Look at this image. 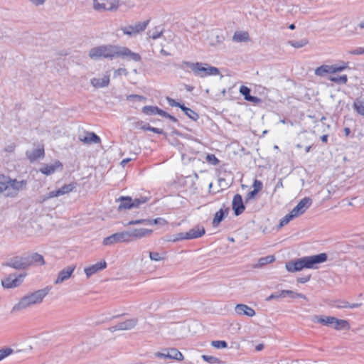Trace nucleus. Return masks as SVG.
<instances>
[{
  "label": "nucleus",
  "instance_id": "obj_28",
  "mask_svg": "<svg viewBox=\"0 0 364 364\" xmlns=\"http://www.w3.org/2000/svg\"><path fill=\"white\" fill-rule=\"evenodd\" d=\"M164 351L167 352V353L168 354V359H173L178 361H181L184 358L183 354L176 348H166L164 349Z\"/></svg>",
  "mask_w": 364,
  "mask_h": 364
},
{
  "label": "nucleus",
  "instance_id": "obj_9",
  "mask_svg": "<svg viewBox=\"0 0 364 364\" xmlns=\"http://www.w3.org/2000/svg\"><path fill=\"white\" fill-rule=\"evenodd\" d=\"M75 269V265H70L60 270L54 281L55 284H60L69 279Z\"/></svg>",
  "mask_w": 364,
  "mask_h": 364
},
{
  "label": "nucleus",
  "instance_id": "obj_26",
  "mask_svg": "<svg viewBox=\"0 0 364 364\" xmlns=\"http://www.w3.org/2000/svg\"><path fill=\"white\" fill-rule=\"evenodd\" d=\"M93 9L99 12L110 10L108 7V0H93Z\"/></svg>",
  "mask_w": 364,
  "mask_h": 364
},
{
  "label": "nucleus",
  "instance_id": "obj_6",
  "mask_svg": "<svg viewBox=\"0 0 364 364\" xmlns=\"http://www.w3.org/2000/svg\"><path fill=\"white\" fill-rule=\"evenodd\" d=\"M114 58H122L135 62H139L141 58L139 53L132 52L129 48L116 46Z\"/></svg>",
  "mask_w": 364,
  "mask_h": 364
},
{
  "label": "nucleus",
  "instance_id": "obj_60",
  "mask_svg": "<svg viewBox=\"0 0 364 364\" xmlns=\"http://www.w3.org/2000/svg\"><path fill=\"white\" fill-rule=\"evenodd\" d=\"M119 6V4L115 1H109L108 0V7H112L109 11L117 10Z\"/></svg>",
  "mask_w": 364,
  "mask_h": 364
},
{
  "label": "nucleus",
  "instance_id": "obj_37",
  "mask_svg": "<svg viewBox=\"0 0 364 364\" xmlns=\"http://www.w3.org/2000/svg\"><path fill=\"white\" fill-rule=\"evenodd\" d=\"M225 218V212L223 209H220L218 210L215 214V217L213 220V225L214 227H217L220 223Z\"/></svg>",
  "mask_w": 364,
  "mask_h": 364
},
{
  "label": "nucleus",
  "instance_id": "obj_51",
  "mask_svg": "<svg viewBox=\"0 0 364 364\" xmlns=\"http://www.w3.org/2000/svg\"><path fill=\"white\" fill-rule=\"evenodd\" d=\"M348 302L346 301H342L338 300L335 301V304H333V306L338 308V309H343V308H348Z\"/></svg>",
  "mask_w": 364,
  "mask_h": 364
},
{
  "label": "nucleus",
  "instance_id": "obj_32",
  "mask_svg": "<svg viewBox=\"0 0 364 364\" xmlns=\"http://www.w3.org/2000/svg\"><path fill=\"white\" fill-rule=\"evenodd\" d=\"M353 107L358 114L364 117V100L356 99Z\"/></svg>",
  "mask_w": 364,
  "mask_h": 364
},
{
  "label": "nucleus",
  "instance_id": "obj_20",
  "mask_svg": "<svg viewBox=\"0 0 364 364\" xmlns=\"http://www.w3.org/2000/svg\"><path fill=\"white\" fill-rule=\"evenodd\" d=\"M63 165L59 161H56L54 164L48 165L46 164L40 168V171L47 176L53 174L58 168H62Z\"/></svg>",
  "mask_w": 364,
  "mask_h": 364
},
{
  "label": "nucleus",
  "instance_id": "obj_30",
  "mask_svg": "<svg viewBox=\"0 0 364 364\" xmlns=\"http://www.w3.org/2000/svg\"><path fill=\"white\" fill-rule=\"evenodd\" d=\"M275 260L274 255H268L267 257H261L259 259L257 264H253L254 268H261L263 266L270 264Z\"/></svg>",
  "mask_w": 364,
  "mask_h": 364
},
{
  "label": "nucleus",
  "instance_id": "obj_1",
  "mask_svg": "<svg viewBox=\"0 0 364 364\" xmlns=\"http://www.w3.org/2000/svg\"><path fill=\"white\" fill-rule=\"evenodd\" d=\"M27 181H18L4 174L0 175V194L6 198H16L27 187Z\"/></svg>",
  "mask_w": 364,
  "mask_h": 364
},
{
  "label": "nucleus",
  "instance_id": "obj_48",
  "mask_svg": "<svg viewBox=\"0 0 364 364\" xmlns=\"http://www.w3.org/2000/svg\"><path fill=\"white\" fill-rule=\"evenodd\" d=\"M147 201L146 197H141L132 200V208H138L141 204L145 203Z\"/></svg>",
  "mask_w": 364,
  "mask_h": 364
},
{
  "label": "nucleus",
  "instance_id": "obj_38",
  "mask_svg": "<svg viewBox=\"0 0 364 364\" xmlns=\"http://www.w3.org/2000/svg\"><path fill=\"white\" fill-rule=\"evenodd\" d=\"M328 80L333 82L337 83V84H346L348 82V77L346 75H343L341 76H330Z\"/></svg>",
  "mask_w": 364,
  "mask_h": 364
},
{
  "label": "nucleus",
  "instance_id": "obj_16",
  "mask_svg": "<svg viewBox=\"0 0 364 364\" xmlns=\"http://www.w3.org/2000/svg\"><path fill=\"white\" fill-rule=\"evenodd\" d=\"M232 210H234L235 215H240L243 213L245 207L243 204L242 196L240 194H236L232 200Z\"/></svg>",
  "mask_w": 364,
  "mask_h": 364
},
{
  "label": "nucleus",
  "instance_id": "obj_7",
  "mask_svg": "<svg viewBox=\"0 0 364 364\" xmlns=\"http://www.w3.org/2000/svg\"><path fill=\"white\" fill-rule=\"evenodd\" d=\"M129 236L128 231L117 232L104 238L102 244L107 246L119 242H129Z\"/></svg>",
  "mask_w": 364,
  "mask_h": 364
},
{
  "label": "nucleus",
  "instance_id": "obj_3",
  "mask_svg": "<svg viewBox=\"0 0 364 364\" xmlns=\"http://www.w3.org/2000/svg\"><path fill=\"white\" fill-rule=\"evenodd\" d=\"M50 288L47 287L44 289L37 290L31 294L23 296L19 301L12 308V312L20 311L31 306L42 303L43 299L48 295Z\"/></svg>",
  "mask_w": 364,
  "mask_h": 364
},
{
  "label": "nucleus",
  "instance_id": "obj_31",
  "mask_svg": "<svg viewBox=\"0 0 364 364\" xmlns=\"http://www.w3.org/2000/svg\"><path fill=\"white\" fill-rule=\"evenodd\" d=\"M249 39V34L247 32L237 31L232 36V41L235 42H245Z\"/></svg>",
  "mask_w": 364,
  "mask_h": 364
},
{
  "label": "nucleus",
  "instance_id": "obj_61",
  "mask_svg": "<svg viewBox=\"0 0 364 364\" xmlns=\"http://www.w3.org/2000/svg\"><path fill=\"white\" fill-rule=\"evenodd\" d=\"M155 357L158 358H168V354L167 352L164 351L163 353L161 352H156L154 353Z\"/></svg>",
  "mask_w": 364,
  "mask_h": 364
},
{
  "label": "nucleus",
  "instance_id": "obj_13",
  "mask_svg": "<svg viewBox=\"0 0 364 364\" xmlns=\"http://www.w3.org/2000/svg\"><path fill=\"white\" fill-rule=\"evenodd\" d=\"M235 312L240 316L253 317L255 315V311L252 307L243 304H237L235 307Z\"/></svg>",
  "mask_w": 364,
  "mask_h": 364
},
{
  "label": "nucleus",
  "instance_id": "obj_11",
  "mask_svg": "<svg viewBox=\"0 0 364 364\" xmlns=\"http://www.w3.org/2000/svg\"><path fill=\"white\" fill-rule=\"evenodd\" d=\"M23 277L24 275L23 274H19L18 276L11 274L1 281V284L4 288H15L22 283Z\"/></svg>",
  "mask_w": 364,
  "mask_h": 364
},
{
  "label": "nucleus",
  "instance_id": "obj_46",
  "mask_svg": "<svg viewBox=\"0 0 364 364\" xmlns=\"http://www.w3.org/2000/svg\"><path fill=\"white\" fill-rule=\"evenodd\" d=\"M14 353V350L11 348H4L0 349V361L4 359L6 357Z\"/></svg>",
  "mask_w": 364,
  "mask_h": 364
},
{
  "label": "nucleus",
  "instance_id": "obj_17",
  "mask_svg": "<svg viewBox=\"0 0 364 364\" xmlns=\"http://www.w3.org/2000/svg\"><path fill=\"white\" fill-rule=\"evenodd\" d=\"M109 74L107 72L103 77H93L90 80V84L95 88H102L107 87L109 84Z\"/></svg>",
  "mask_w": 364,
  "mask_h": 364
},
{
  "label": "nucleus",
  "instance_id": "obj_62",
  "mask_svg": "<svg viewBox=\"0 0 364 364\" xmlns=\"http://www.w3.org/2000/svg\"><path fill=\"white\" fill-rule=\"evenodd\" d=\"M148 223L147 220H131L128 223V225H137V224H142V223Z\"/></svg>",
  "mask_w": 364,
  "mask_h": 364
},
{
  "label": "nucleus",
  "instance_id": "obj_5",
  "mask_svg": "<svg viewBox=\"0 0 364 364\" xmlns=\"http://www.w3.org/2000/svg\"><path fill=\"white\" fill-rule=\"evenodd\" d=\"M116 46L102 45L94 47L89 50L88 56L95 60L101 58L112 59L114 58Z\"/></svg>",
  "mask_w": 364,
  "mask_h": 364
},
{
  "label": "nucleus",
  "instance_id": "obj_22",
  "mask_svg": "<svg viewBox=\"0 0 364 364\" xmlns=\"http://www.w3.org/2000/svg\"><path fill=\"white\" fill-rule=\"evenodd\" d=\"M137 318H132L119 323V327L122 331H129L133 329L138 323Z\"/></svg>",
  "mask_w": 364,
  "mask_h": 364
},
{
  "label": "nucleus",
  "instance_id": "obj_56",
  "mask_svg": "<svg viewBox=\"0 0 364 364\" xmlns=\"http://www.w3.org/2000/svg\"><path fill=\"white\" fill-rule=\"evenodd\" d=\"M166 223V221L161 218H156L153 220H148V224L152 225V224H156V225H165Z\"/></svg>",
  "mask_w": 364,
  "mask_h": 364
},
{
  "label": "nucleus",
  "instance_id": "obj_50",
  "mask_svg": "<svg viewBox=\"0 0 364 364\" xmlns=\"http://www.w3.org/2000/svg\"><path fill=\"white\" fill-rule=\"evenodd\" d=\"M348 54L355 55H364V47H358L348 51Z\"/></svg>",
  "mask_w": 364,
  "mask_h": 364
},
{
  "label": "nucleus",
  "instance_id": "obj_57",
  "mask_svg": "<svg viewBox=\"0 0 364 364\" xmlns=\"http://www.w3.org/2000/svg\"><path fill=\"white\" fill-rule=\"evenodd\" d=\"M262 183L259 180H255L253 183V188L255 191H257V192L260 191L262 188Z\"/></svg>",
  "mask_w": 364,
  "mask_h": 364
},
{
  "label": "nucleus",
  "instance_id": "obj_53",
  "mask_svg": "<svg viewBox=\"0 0 364 364\" xmlns=\"http://www.w3.org/2000/svg\"><path fill=\"white\" fill-rule=\"evenodd\" d=\"M127 100H129V101L133 100H136L138 101H144L146 100V97H144L141 95L132 94V95H127Z\"/></svg>",
  "mask_w": 364,
  "mask_h": 364
},
{
  "label": "nucleus",
  "instance_id": "obj_59",
  "mask_svg": "<svg viewBox=\"0 0 364 364\" xmlns=\"http://www.w3.org/2000/svg\"><path fill=\"white\" fill-rule=\"evenodd\" d=\"M166 100H167L168 105L171 107H178L181 108V107L182 106V105H181L179 102H176L173 99H172L171 97H168L166 98Z\"/></svg>",
  "mask_w": 364,
  "mask_h": 364
},
{
  "label": "nucleus",
  "instance_id": "obj_12",
  "mask_svg": "<svg viewBox=\"0 0 364 364\" xmlns=\"http://www.w3.org/2000/svg\"><path fill=\"white\" fill-rule=\"evenodd\" d=\"M24 257L27 268L33 265L42 266L45 264L43 256L37 252L25 255Z\"/></svg>",
  "mask_w": 364,
  "mask_h": 364
},
{
  "label": "nucleus",
  "instance_id": "obj_64",
  "mask_svg": "<svg viewBox=\"0 0 364 364\" xmlns=\"http://www.w3.org/2000/svg\"><path fill=\"white\" fill-rule=\"evenodd\" d=\"M258 193L257 191L252 190V191L249 192L247 195V200L252 199L255 197V196Z\"/></svg>",
  "mask_w": 364,
  "mask_h": 364
},
{
  "label": "nucleus",
  "instance_id": "obj_52",
  "mask_svg": "<svg viewBox=\"0 0 364 364\" xmlns=\"http://www.w3.org/2000/svg\"><path fill=\"white\" fill-rule=\"evenodd\" d=\"M128 75V71L125 68H119L114 70V77H117L120 75H125L127 76Z\"/></svg>",
  "mask_w": 364,
  "mask_h": 364
},
{
  "label": "nucleus",
  "instance_id": "obj_54",
  "mask_svg": "<svg viewBox=\"0 0 364 364\" xmlns=\"http://www.w3.org/2000/svg\"><path fill=\"white\" fill-rule=\"evenodd\" d=\"M141 128L144 130H149V131H151V132H153L154 133H157V134L163 133V130L161 129L151 127L149 124H146V125L143 126Z\"/></svg>",
  "mask_w": 364,
  "mask_h": 364
},
{
  "label": "nucleus",
  "instance_id": "obj_29",
  "mask_svg": "<svg viewBox=\"0 0 364 364\" xmlns=\"http://www.w3.org/2000/svg\"><path fill=\"white\" fill-rule=\"evenodd\" d=\"M118 200L121 202L118 207V210H121L122 209H131L132 208V199L130 197H124L122 196L118 198Z\"/></svg>",
  "mask_w": 364,
  "mask_h": 364
},
{
  "label": "nucleus",
  "instance_id": "obj_18",
  "mask_svg": "<svg viewBox=\"0 0 364 364\" xmlns=\"http://www.w3.org/2000/svg\"><path fill=\"white\" fill-rule=\"evenodd\" d=\"M129 233V242L133 241L134 240L141 238L145 237L146 235L152 232L151 230L145 229V228H139L134 229L132 231H128Z\"/></svg>",
  "mask_w": 364,
  "mask_h": 364
},
{
  "label": "nucleus",
  "instance_id": "obj_44",
  "mask_svg": "<svg viewBox=\"0 0 364 364\" xmlns=\"http://www.w3.org/2000/svg\"><path fill=\"white\" fill-rule=\"evenodd\" d=\"M294 218H296V217L291 211L289 213H288L284 218H282L279 227L282 228V227L286 225Z\"/></svg>",
  "mask_w": 364,
  "mask_h": 364
},
{
  "label": "nucleus",
  "instance_id": "obj_4",
  "mask_svg": "<svg viewBox=\"0 0 364 364\" xmlns=\"http://www.w3.org/2000/svg\"><path fill=\"white\" fill-rule=\"evenodd\" d=\"M183 65L190 68L195 75L200 77H205L209 75H218L220 74L218 68L210 66L207 63L183 61Z\"/></svg>",
  "mask_w": 364,
  "mask_h": 364
},
{
  "label": "nucleus",
  "instance_id": "obj_47",
  "mask_svg": "<svg viewBox=\"0 0 364 364\" xmlns=\"http://www.w3.org/2000/svg\"><path fill=\"white\" fill-rule=\"evenodd\" d=\"M206 161L212 164V165H218L220 163V161L217 159V157L214 154H208L205 157Z\"/></svg>",
  "mask_w": 364,
  "mask_h": 364
},
{
  "label": "nucleus",
  "instance_id": "obj_2",
  "mask_svg": "<svg viewBox=\"0 0 364 364\" xmlns=\"http://www.w3.org/2000/svg\"><path fill=\"white\" fill-rule=\"evenodd\" d=\"M327 260V255L321 253L316 255L301 257L296 261L286 263V269L289 272L301 271L304 268H315V264L324 262Z\"/></svg>",
  "mask_w": 364,
  "mask_h": 364
},
{
  "label": "nucleus",
  "instance_id": "obj_25",
  "mask_svg": "<svg viewBox=\"0 0 364 364\" xmlns=\"http://www.w3.org/2000/svg\"><path fill=\"white\" fill-rule=\"evenodd\" d=\"M80 140L86 144H98L100 142V138L94 132H87L86 136L80 137Z\"/></svg>",
  "mask_w": 364,
  "mask_h": 364
},
{
  "label": "nucleus",
  "instance_id": "obj_14",
  "mask_svg": "<svg viewBox=\"0 0 364 364\" xmlns=\"http://www.w3.org/2000/svg\"><path fill=\"white\" fill-rule=\"evenodd\" d=\"M6 265L16 269H26V259L24 256L22 257H14L10 259Z\"/></svg>",
  "mask_w": 364,
  "mask_h": 364
},
{
  "label": "nucleus",
  "instance_id": "obj_55",
  "mask_svg": "<svg viewBox=\"0 0 364 364\" xmlns=\"http://www.w3.org/2000/svg\"><path fill=\"white\" fill-rule=\"evenodd\" d=\"M280 298H284L283 294H282V291L281 292H276V293L272 294L270 296H269L266 299V301H269L272 299H278Z\"/></svg>",
  "mask_w": 364,
  "mask_h": 364
},
{
  "label": "nucleus",
  "instance_id": "obj_43",
  "mask_svg": "<svg viewBox=\"0 0 364 364\" xmlns=\"http://www.w3.org/2000/svg\"><path fill=\"white\" fill-rule=\"evenodd\" d=\"M149 258L152 261L159 262L165 259V254H160L157 252H149Z\"/></svg>",
  "mask_w": 364,
  "mask_h": 364
},
{
  "label": "nucleus",
  "instance_id": "obj_41",
  "mask_svg": "<svg viewBox=\"0 0 364 364\" xmlns=\"http://www.w3.org/2000/svg\"><path fill=\"white\" fill-rule=\"evenodd\" d=\"M348 62H341V65H331V73H336L343 71L348 68Z\"/></svg>",
  "mask_w": 364,
  "mask_h": 364
},
{
  "label": "nucleus",
  "instance_id": "obj_19",
  "mask_svg": "<svg viewBox=\"0 0 364 364\" xmlns=\"http://www.w3.org/2000/svg\"><path fill=\"white\" fill-rule=\"evenodd\" d=\"M240 92L244 96L245 100L251 102L255 104H259L262 102L261 99L250 95V89L245 85L240 87Z\"/></svg>",
  "mask_w": 364,
  "mask_h": 364
},
{
  "label": "nucleus",
  "instance_id": "obj_10",
  "mask_svg": "<svg viewBox=\"0 0 364 364\" xmlns=\"http://www.w3.org/2000/svg\"><path fill=\"white\" fill-rule=\"evenodd\" d=\"M311 203L312 200L310 198H304L291 210V212L296 217H299V215L304 214L306 212V210L311 206Z\"/></svg>",
  "mask_w": 364,
  "mask_h": 364
},
{
  "label": "nucleus",
  "instance_id": "obj_36",
  "mask_svg": "<svg viewBox=\"0 0 364 364\" xmlns=\"http://www.w3.org/2000/svg\"><path fill=\"white\" fill-rule=\"evenodd\" d=\"M181 109L184 113L191 119L196 121L199 118V115L190 108L185 107L183 105L181 107Z\"/></svg>",
  "mask_w": 364,
  "mask_h": 364
},
{
  "label": "nucleus",
  "instance_id": "obj_49",
  "mask_svg": "<svg viewBox=\"0 0 364 364\" xmlns=\"http://www.w3.org/2000/svg\"><path fill=\"white\" fill-rule=\"evenodd\" d=\"M211 345L216 348H225L228 346V343L225 341H213L211 342Z\"/></svg>",
  "mask_w": 364,
  "mask_h": 364
},
{
  "label": "nucleus",
  "instance_id": "obj_27",
  "mask_svg": "<svg viewBox=\"0 0 364 364\" xmlns=\"http://www.w3.org/2000/svg\"><path fill=\"white\" fill-rule=\"evenodd\" d=\"M331 327L338 331L348 330L350 328V324L346 320L338 319L335 317L333 324Z\"/></svg>",
  "mask_w": 364,
  "mask_h": 364
},
{
  "label": "nucleus",
  "instance_id": "obj_45",
  "mask_svg": "<svg viewBox=\"0 0 364 364\" xmlns=\"http://www.w3.org/2000/svg\"><path fill=\"white\" fill-rule=\"evenodd\" d=\"M202 358L209 363H211V364H214V363H219V364H221L223 363V362L218 358L216 357H214V356H211V355H202Z\"/></svg>",
  "mask_w": 364,
  "mask_h": 364
},
{
  "label": "nucleus",
  "instance_id": "obj_63",
  "mask_svg": "<svg viewBox=\"0 0 364 364\" xmlns=\"http://www.w3.org/2000/svg\"><path fill=\"white\" fill-rule=\"evenodd\" d=\"M34 6H41L44 4L46 0H28Z\"/></svg>",
  "mask_w": 364,
  "mask_h": 364
},
{
  "label": "nucleus",
  "instance_id": "obj_34",
  "mask_svg": "<svg viewBox=\"0 0 364 364\" xmlns=\"http://www.w3.org/2000/svg\"><path fill=\"white\" fill-rule=\"evenodd\" d=\"M282 294L284 298L289 296L292 299L301 298L305 300L306 299V296L304 294L297 293L291 290H282Z\"/></svg>",
  "mask_w": 364,
  "mask_h": 364
},
{
  "label": "nucleus",
  "instance_id": "obj_42",
  "mask_svg": "<svg viewBox=\"0 0 364 364\" xmlns=\"http://www.w3.org/2000/svg\"><path fill=\"white\" fill-rule=\"evenodd\" d=\"M309 43L308 40L307 39H301L300 41H289V43L294 48H302L304 46H305L306 45H307Z\"/></svg>",
  "mask_w": 364,
  "mask_h": 364
},
{
  "label": "nucleus",
  "instance_id": "obj_23",
  "mask_svg": "<svg viewBox=\"0 0 364 364\" xmlns=\"http://www.w3.org/2000/svg\"><path fill=\"white\" fill-rule=\"evenodd\" d=\"M44 149L43 147L36 149L33 151H27L26 155L31 162L35 161L39 158L44 156Z\"/></svg>",
  "mask_w": 364,
  "mask_h": 364
},
{
  "label": "nucleus",
  "instance_id": "obj_58",
  "mask_svg": "<svg viewBox=\"0 0 364 364\" xmlns=\"http://www.w3.org/2000/svg\"><path fill=\"white\" fill-rule=\"evenodd\" d=\"M186 232H180L176 235V237L173 239V242L183 240H188L186 238Z\"/></svg>",
  "mask_w": 364,
  "mask_h": 364
},
{
  "label": "nucleus",
  "instance_id": "obj_40",
  "mask_svg": "<svg viewBox=\"0 0 364 364\" xmlns=\"http://www.w3.org/2000/svg\"><path fill=\"white\" fill-rule=\"evenodd\" d=\"M158 111L159 107L156 106H144L142 108L143 113L147 115L157 114Z\"/></svg>",
  "mask_w": 364,
  "mask_h": 364
},
{
  "label": "nucleus",
  "instance_id": "obj_15",
  "mask_svg": "<svg viewBox=\"0 0 364 364\" xmlns=\"http://www.w3.org/2000/svg\"><path fill=\"white\" fill-rule=\"evenodd\" d=\"M107 267V263L105 260L99 262L95 264L90 265L86 268H85L84 271L87 276V277H90L92 275L97 273L98 272L105 269Z\"/></svg>",
  "mask_w": 364,
  "mask_h": 364
},
{
  "label": "nucleus",
  "instance_id": "obj_8",
  "mask_svg": "<svg viewBox=\"0 0 364 364\" xmlns=\"http://www.w3.org/2000/svg\"><path fill=\"white\" fill-rule=\"evenodd\" d=\"M149 22V20H147L145 21L137 22L134 23V25L123 26L121 28V31L123 32L124 35L132 36L133 35H136L144 31L146 28Z\"/></svg>",
  "mask_w": 364,
  "mask_h": 364
},
{
  "label": "nucleus",
  "instance_id": "obj_24",
  "mask_svg": "<svg viewBox=\"0 0 364 364\" xmlns=\"http://www.w3.org/2000/svg\"><path fill=\"white\" fill-rule=\"evenodd\" d=\"M205 232V231L203 227L196 226L188 232H186V238L188 240L198 238L203 236Z\"/></svg>",
  "mask_w": 364,
  "mask_h": 364
},
{
  "label": "nucleus",
  "instance_id": "obj_33",
  "mask_svg": "<svg viewBox=\"0 0 364 364\" xmlns=\"http://www.w3.org/2000/svg\"><path fill=\"white\" fill-rule=\"evenodd\" d=\"M327 73H331V65H323L315 70V75L317 76H324Z\"/></svg>",
  "mask_w": 364,
  "mask_h": 364
},
{
  "label": "nucleus",
  "instance_id": "obj_35",
  "mask_svg": "<svg viewBox=\"0 0 364 364\" xmlns=\"http://www.w3.org/2000/svg\"><path fill=\"white\" fill-rule=\"evenodd\" d=\"M163 33V29L160 26L155 27L154 29L149 31L147 35L152 39H157Z\"/></svg>",
  "mask_w": 364,
  "mask_h": 364
},
{
  "label": "nucleus",
  "instance_id": "obj_21",
  "mask_svg": "<svg viewBox=\"0 0 364 364\" xmlns=\"http://www.w3.org/2000/svg\"><path fill=\"white\" fill-rule=\"evenodd\" d=\"M335 317L329 316H314L312 321L326 326H331L333 324Z\"/></svg>",
  "mask_w": 364,
  "mask_h": 364
},
{
  "label": "nucleus",
  "instance_id": "obj_39",
  "mask_svg": "<svg viewBox=\"0 0 364 364\" xmlns=\"http://www.w3.org/2000/svg\"><path fill=\"white\" fill-rule=\"evenodd\" d=\"M75 188V183H69V184L64 185L60 188L58 189V191H59L60 196H62V195H64V194H66V193H68L73 191Z\"/></svg>",
  "mask_w": 364,
  "mask_h": 364
}]
</instances>
